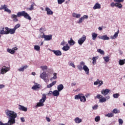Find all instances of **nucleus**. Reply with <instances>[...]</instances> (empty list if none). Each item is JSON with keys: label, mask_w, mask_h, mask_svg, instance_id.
Returning a JSON list of instances; mask_svg holds the SVG:
<instances>
[{"label": "nucleus", "mask_w": 125, "mask_h": 125, "mask_svg": "<svg viewBox=\"0 0 125 125\" xmlns=\"http://www.w3.org/2000/svg\"><path fill=\"white\" fill-rule=\"evenodd\" d=\"M18 17H23L24 18L31 21L32 18L31 16L25 11H22L21 12H19L17 13V15H12L11 18L13 19V21L15 22H17L18 21V19H17Z\"/></svg>", "instance_id": "nucleus-1"}, {"label": "nucleus", "mask_w": 125, "mask_h": 125, "mask_svg": "<svg viewBox=\"0 0 125 125\" xmlns=\"http://www.w3.org/2000/svg\"><path fill=\"white\" fill-rule=\"evenodd\" d=\"M6 115L9 116L8 123L10 125H13L16 123L15 119L17 117V114L14 111L7 110L6 111Z\"/></svg>", "instance_id": "nucleus-2"}, {"label": "nucleus", "mask_w": 125, "mask_h": 125, "mask_svg": "<svg viewBox=\"0 0 125 125\" xmlns=\"http://www.w3.org/2000/svg\"><path fill=\"white\" fill-rule=\"evenodd\" d=\"M46 99H47L46 95L44 94L42 95V98L40 99V100L39 101V103H37V104L36 105V106L37 107L43 106L44 105V104L43 103L45 102V101L46 100Z\"/></svg>", "instance_id": "nucleus-3"}, {"label": "nucleus", "mask_w": 125, "mask_h": 125, "mask_svg": "<svg viewBox=\"0 0 125 125\" xmlns=\"http://www.w3.org/2000/svg\"><path fill=\"white\" fill-rule=\"evenodd\" d=\"M75 100H80V101L82 103H85L86 101V98L82 93L76 95L74 97Z\"/></svg>", "instance_id": "nucleus-4"}, {"label": "nucleus", "mask_w": 125, "mask_h": 125, "mask_svg": "<svg viewBox=\"0 0 125 125\" xmlns=\"http://www.w3.org/2000/svg\"><path fill=\"white\" fill-rule=\"evenodd\" d=\"M97 99L99 100V103H104L106 102V99L103 97V96L100 94H98L95 97V99Z\"/></svg>", "instance_id": "nucleus-5"}, {"label": "nucleus", "mask_w": 125, "mask_h": 125, "mask_svg": "<svg viewBox=\"0 0 125 125\" xmlns=\"http://www.w3.org/2000/svg\"><path fill=\"white\" fill-rule=\"evenodd\" d=\"M43 33V35L40 36V38H44L45 41H50L52 39V35H45L44 34L43 32H42Z\"/></svg>", "instance_id": "nucleus-6"}, {"label": "nucleus", "mask_w": 125, "mask_h": 125, "mask_svg": "<svg viewBox=\"0 0 125 125\" xmlns=\"http://www.w3.org/2000/svg\"><path fill=\"white\" fill-rule=\"evenodd\" d=\"M86 37L85 35H83V37L79 39V40L78 41V43L80 45H82L83 43L84 42V41L86 40Z\"/></svg>", "instance_id": "nucleus-7"}, {"label": "nucleus", "mask_w": 125, "mask_h": 125, "mask_svg": "<svg viewBox=\"0 0 125 125\" xmlns=\"http://www.w3.org/2000/svg\"><path fill=\"white\" fill-rule=\"evenodd\" d=\"M7 31V35L10 34H14L16 32V30L14 28H9L8 27L6 28Z\"/></svg>", "instance_id": "nucleus-8"}, {"label": "nucleus", "mask_w": 125, "mask_h": 125, "mask_svg": "<svg viewBox=\"0 0 125 125\" xmlns=\"http://www.w3.org/2000/svg\"><path fill=\"white\" fill-rule=\"evenodd\" d=\"M41 87V85L38 83H35L32 87H31V89H33V90H37L39 88Z\"/></svg>", "instance_id": "nucleus-9"}, {"label": "nucleus", "mask_w": 125, "mask_h": 125, "mask_svg": "<svg viewBox=\"0 0 125 125\" xmlns=\"http://www.w3.org/2000/svg\"><path fill=\"white\" fill-rule=\"evenodd\" d=\"M94 85H98L99 84L98 86L99 87L102 85V84H104V82L103 81H99V79H97V81L94 82Z\"/></svg>", "instance_id": "nucleus-10"}, {"label": "nucleus", "mask_w": 125, "mask_h": 125, "mask_svg": "<svg viewBox=\"0 0 125 125\" xmlns=\"http://www.w3.org/2000/svg\"><path fill=\"white\" fill-rule=\"evenodd\" d=\"M40 78L43 79L44 81H47L48 75L46 74V72H43L40 75Z\"/></svg>", "instance_id": "nucleus-11"}, {"label": "nucleus", "mask_w": 125, "mask_h": 125, "mask_svg": "<svg viewBox=\"0 0 125 125\" xmlns=\"http://www.w3.org/2000/svg\"><path fill=\"white\" fill-rule=\"evenodd\" d=\"M7 27H3L2 29L0 30V34L1 35H7V30H6Z\"/></svg>", "instance_id": "nucleus-12"}, {"label": "nucleus", "mask_w": 125, "mask_h": 125, "mask_svg": "<svg viewBox=\"0 0 125 125\" xmlns=\"http://www.w3.org/2000/svg\"><path fill=\"white\" fill-rule=\"evenodd\" d=\"M110 91V90L109 89H103L101 91V94L104 95V96H105V95H107V94H108Z\"/></svg>", "instance_id": "nucleus-13"}, {"label": "nucleus", "mask_w": 125, "mask_h": 125, "mask_svg": "<svg viewBox=\"0 0 125 125\" xmlns=\"http://www.w3.org/2000/svg\"><path fill=\"white\" fill-rule=\"evenodd\" d=\"M19 109L23 112H27L28 110V109L27 107H25V106H22L21 104L19 105Z\"/></svg>", "instance_id": "nucleus-14"}, {"label": "nucleus", "mask_w": 125, "mask_h": 125, "mask_svg": "<svg viewBox=\"0 0 125 125\" xmlns=\"http://www.w3.org/2000/svg\"><path fill=\"white\" fill-rule=\"evenodd\" d=\"M1 9L4 10L5 12H7L8 13H11V11L7 8V6L6 5L2 6Z\"/></svg>", "instance_id": "nucleus-15"}, {"label": "nucleus", "mask_w": 125, "mask_h": 125, "mask_svg": "<svg viewBox=\"0 0 125 125\" xmlns=\"http://www.w3.org/2000/svg\"><path fill=\"white\" fill-rule=\"evenodd\" d=\"M8 71V68L6 67L5 66H3L1 69V74H4L5 73H7Z\"/></svg>", "instance_id": "nucleus-16"}, {"label": "nucleus", "mask_w": 125, "mask_h": 125, "mask_svg": "<svg viewBox=\"0 0 125 125\" xmlns=\"http://www.w3.org/2000/svg\"><path fill=\"white\" fill-rule=\"evenodd\" d=\"M83 69L86 75H88L89 74V69L86 65H83Z\"/></svg>", "instance_id": "nucleus-17"}, {"label": "nucleus", "mask_w": 125, "mask_h": 125, "mask_svg": "<svg viewBox=\"0 0 125 125\" xmlns=\"http://www.w3.org/2000/svg\"><path fill=\"white\" fill-rule=\"evenodd\" d=\"M52 52H54V54L56 56H61L62 55V53L60 50H52Z\"/></svg>", "instance_id": "nucleus-18"}, {"label": "nucleus", "mask_w": 125, "mask_h": 125, "mask_svg": "<svg viewBox=\"0 0 125 125\" xmlns=\"http://www.w3.org/2000/svg\"><path fill=\"white\" fill-rule=\"evenodd\" d=\"M45 10L47 11V15H52L53 14V12L49 7H46L45 9Z\"/></svg>", "instance_id": "nucleus-19"}, {"label": "nucleus", "mask_w": 125, "mask_h": 125, "mask_svg": "<svg viewBox=\"0 0 125 125\" xmlns=\"http://www.w3.org/2000/svg\"><path fill=\"white\" fill-rule=\"evenodd\" d=\"M101 5L99 3H96L93 7L94 10H96L97 9H101Z\"/></svg>", "instance_id": "nucleus-20"}, {"label": "nucleus", "mask_w": 125, "mask_h": 125, "mask_svg": "<svg viewBox=\"0 0 125 125\" xmlns=\"http://www.w3.org/2000/svg\"><path fill=\"white\" fill-rule=\"evenodd\" d=\"M74 122L76 124H80L82 122V120L79 117H76L74 119Z\"/></svg>", "instance_id": "nucleus-21"}, {"label": "nucleus", "mask_w": 125, "mask_h": 125, "mask_svg": "<svg viewBox=\"0 0 125 125\" xmlns=\"http://www.w3.org/2000/svg\"><path fill=\"white\" fill-rule=\"evenodd\" d=\"M27 68H28V65L22 66V67H21L19 69V71L20 72H24V70H25L26 69H27Z\"/></svg>", "instance_id": "nucleus-22"}, {"label": "nucleus", "mask_w": 125, "mask_h": 125, "mask_svg": "<svg viewBox=\"0 0 125 125\" xmlns=\"http://www.w3.org/2000/svg\"><path fill=\"white\" fill-rule=\"evenodd\" d=\"M56 83H57L56 81H55L52 82V83L47 85V87H48V88H51L52 86H53V85H55V84H56Z\"/></svg>", "instance_id": "nucleus-23"}, {"label": "nucleus", "mask_w": 125, "mask_h": 125, "mask_svg": "<svg viewBox=\"0 0 125 125\" xmlns=\"http://www.w3.org/2000/svg\"><path fill=\"white\" fill-rule=\"evenodd\" d=\"M119 33V30H118L117 32L115 33V34L113 36L110 37L111 39H115L117 38L118 36Z\"/></svg>", "instance_id": "nucleus-24"}, {"label": "nucleus", "mask_w": 125, "mask_h": 125, "mask_svg": "<svg viewBox=\"0 0 125 125\" xmlns=\"http://www.w3.org/2000/svg\"><path fill=\"white\" fill-rule=\"evenodd\" d=\"M60 91L57 90H55L53 91V95L54 96H59L60 95Z\"/></svg>", "instance_id": "nucleus-25"}, {"label": "nucleus", "mask_w": 125, "mask_h": 125, "mask_svg": "<svg viewBox=\"0 0 125 125\" xmlns=\"http://www.w3.org/2000/svg\"><path fill=\"white\" fill-rule=\"evenodd\" d=\"M98 59V57H93L92 58V64L93 65H96V63H97V60Z\"/></svg>", "instance_id": "nucleus-26"}, {"label": "nucleus", "mask_w": 125, "mask_h": 125, "mask_svg": "<svg viewBox=\"0 0 125 125\" xmlns=\"http://www.w3.org/2000/svg\"><path fill=\"white\" fill-rule=\"evenodd\" d=\"M64 86L62 84H60L59 85H58V90H59V91H61V90H62Z\"/></svg>", "instance_id": "nucleus-27"}, {"label": "nucleus", "mask_w": 125, "mask_h": 125, "mask_svg": "<svg viewBox=\"0 0 125 125\" xmlns=\"http://www.w3.org/2000/svg\"><path fill=\"white\" fill-rule=\"evenodd\" d=\"M62 49L64 51H68V50L70 49V47L68 46V44H66L65 46H64L62 48Z\"/></svg>", "instance_id": "nucleus-28"}, {"label": "nucleus", "mask_w": 125, "mask_h": 125, "mask_svg": "<svg viewBox=\"0 0 125 125\" xmlns=\"http://www.w3.org/2000/svg\"><path fill=\"white\" fill-rule=\"evenodd\" d=\"M68 43L70 45H73L75 44V42L73 40L72 38H70V40L68 41Z\"/></svg>", "instance_id": "nucleus-29"}, {"label": "nucleus", "mask_w": 125, "mask_h": 125, "mask_svg": "<svg viewBox=\"0 0 125 125\" xmlns=\"http://www.w3.org/2000/svg\"><path fill=\"white\" fill-rule=\"evenodd\" d=\"M100 38L104 40H108L109 39V38L106 35L101 36Z\"/></svg>", "instance_id": "nucleus-30"}, {"label": "nucleus", "mask_w": 125, "mask_h": 125, "mask_svg": "<svg viewBox=\"0 0 125 125\" xmlns=\"http://www.w3.org/2000/svg\"><path fill=\"white\" fill-rule=\"evenodd\" d=\"M112 113L115 114H119L120 113V110H118L117 108H114L112 111Z\"/></svg>", "instance_id": "nucleus-31"}, {"label": "nucleus", "mask_w": 125, "mask_h": 125, "mask_svg": "<svg viewBox=\"0 0 125 125\" xmlns=\"http://www.w3.org/2000/svg\"><path fill=\"white\" fill-rule=\"evenodd\" d=\"M72 16L76 18H80L81 15L80 14H76L75 13H72Z\"/></svg>", "instance_id": "nucleus-32"}, {"label": "nucleus", "mask_w": 125, "mask_h": 125, "mask_svg": "<svg viewBox=\"0 0 125 125\" xmlns=\"http://www.w3.org/2000/svg\"><path fill=\"white\" fill-rule=\"evenodd\" d=\"M119 64L120 65V66H123V65H124V64H125V60H120L119 61Z\"/></svg>", "instance_id": "nucleus-33"}, {"label": "nucleus", "mask_w": 125, "mask_h": 125, "mask_svg": "<svg viewBox=\"0 0 125 125\" xmlns=\"http://www.w3.org/2000/svg\"><path fill=\"white\" fill-rule=\"evenodd\" d=\"M98 36V34H96V33H93L92 34V37L93 40H95Z\"/></svg>", "instance_id": "nucleus-34"}, {"label": "nucleus", "mask_w": 125, "mask_h": 125, "mask_svg": "<svg viewBox=\"0 0 125 125\" xmlns=\"http://www.w3.org/2000/svg\"><path fill=\"white\" fill-rule=\"evenodd\" d=\"M114 115L113 113H109L105 115V117H107L108 118H112L114 117Z\"/></svg>", "instance_id": "nucleus-35"}, {"label": "nucleus", "mask_w": 125, "mask_h": 125, "mask_svg": "<svg viewBox=\"0 0 125 125\" xmlns=\"http://www.w3.org/2000/svg\"><path fill=\"white\" fill-rule=\"evenodd\" d=\"M116 6L119 9H121L123 8V5L120 3H116Z\"/></svg>", "instance_id": "nucleus-36"}, {"label": "nucleus", "mask_w": 125, "mask_h": 125, "mask_svg": "<svg viewBox=\"0 0 125 125\" xmlns=\"http://www.w3.org/2000/svg\"><path fill=\"white\" fill-rule=\"evenodd\" d=\"M7 51H8L9 53H11V54H14L15 53V51H14V50H13V49H10V48H8V49H7Z\"/></svg>", "instance_id": "nucleus-37"}, {"label": "nucleus", "mask_w": 125, "mask_h": 125, "mask_svg": "<svg viewBox=\"0 0 125 125\" xmlns=\"http://www.w3.org/2000/svg\"><path fill=\"white\" fill-rule=\"evenodd\" d=\"M98 53H100L101 55H104V51L102 50L101 49H99L97 50Z\"/></svg>", "instance_id": "nucleus-38"}, {"label": "nucleus", "mask_w": 125, "mask_h": 125, "mask_svg": "<svg viewBox=\"0 0 125 125\" xmlns=\"http://www.w3.org/2000/svg\"><path fill=\"white\" fill-rule=\"evenodd\" d=\"M103 58L105 62H109L110 60L109 57H104Z\"/></svg>", "instance_id": "nucleus-39"}, {"label": "nucleus", "mask_w": 125, "mask_h": 125, "mask_svg": "<svg viewBox=\"0 0 125 125\" xmlns=\"http://www.w3.org/2000/svg\"><path fill=\"white\" fill-rule=\"evenodd\" d=\"M119 125H122L124 124V121L121 119H118Z\"/></svg>", "instance_id": "nucleus-40"}, {"label": "nucleus", "mask_w": 125, "mask_h": 125, "mask_svg": "<svg viewBox=\"0 0 125 125\" xmlns=\"http://www.w3.org/2000/svg\"><path fill=\"white\" fill-rule=\"evenodd\" d=\"M119 96H120V94L119 93H116L113 95V97H114V98H118Z\"/></svg>", "instance_id": "nucleus-41"}, {"label": "nucleus", "mask_w": 125, "mask_h": 125, "mask_svg": "<svg viewBox=\"0 0 125 125\" xmlns=\"http://www.w3.org/2000/svg\"><path fill=\"white\" fill-rule=\"evenodd\" d=\"M100 121V116H97L95 118V121L96 122H98Z\"/></svg>", "instance_id": "nucleus-42"}, {"label": "nucleus", "mask_w": 125, "mask_h": 125, "mask_svg": "<svg viewBox=\"0 0 125 125\" xmlns=\"http://www.w3.org/2000/svg\"><path fill=\"white\" fill-rule=\"evenodd\" d=\"M77 68L79 71H82V70H83V66L80 64L77 66Z\"/></svg>", "instance_id": "nucleus-43"}, {"label": "nucleus", "mask_w": 125, "mask_h": 125, "mask_svg": "<svg viewBox=\"0 0 125 125\" xmlns=\"http://www.w3.org/2000/svg\"><path fill=\"white\" fill-rule=\"evenodd\" d=\"M40 46L39 45H35L34 46V49L37 50V51H39L40 50Z\"/></svg>", "instance_id": "nucleus-44"}, {"label": "nucleus", "mask_w": 125, "mask_h": 125, "mask_svg": "<svg viewBox=\"0 0 125 125\" xmlns=\"http://www.w3.org/2000/svg\"><path fill=\"white\" fill-rule=\"evenodd\" d=\"M47 66L46 65H44V66H41V69H42V70H43V71H44V70H47Z\"/></svg>", "instance_id": "nucleus-45"}, {"label": "nucleus", "mask_w": 125, "mask_h": 125, "mask_svg": "<svg viewBox=\"0 0 125 125\" xmlns=\"http://www.w3.org/2000/svg\"><path fill=\"white\" fill-rule=\"evenodd\" d=\"M83 20H84V18L82 17L81 18H80L79 21H78V23H81L83 21Z\"/></svg>", "instance_id": "nucleus-46"}, {"label": "nucleus", "mask_w": 125, "mask_h": 125, "mask_svg": "<svg viewBox=\"0 0 125 125\" xmlns=\"http://www.w3.org/2000/svg\"><path fill=\"white\" fill-rule=\"evenodd\" d=\"M57 73H54V77L52 78L51 79L52 80L53 79L54 80H56L57 79Z\"/></svg>", "instance_id": "nucleus-47"}, {"label": "nucleus", "mask_w": 125, "mask_h": 125, "mask_svg": "<svg viewBox=\"0 0 125 125\" xmlns=\"http://www.w3.org/2000/svg\"><path fill=\"white\" fill-rule=\"evenodd\" d=\"M21 26V25L18 23L17 24L14 28V29H15V30L16 31L18 28H19Z\"/></svg>", "instance_id": "nucleus-48"}, {"label": "nucleus", "mask_w": 125, "mask_h": 125, "mask_svg": "<svg viewBox=\"0 0 125 125\" xmlns=\"http://www.w3.org/2000/svg\"><path fill=\"white\" fill-rule=\"evenodd\" d=\"M124 0H114V1L116 3H119L124 2Z\"/></svg>", "instance_id": "nucleus-49"}, {"label": "nucleus", "mask_w": 125, "mask_h": 125, "mask_svg": "<svg viewBox=\"0 0 125 125\" xmlns=\"http://www.w3.org/2000/svg\"><path fill=\"white\" fill-rule=\"evenodd\" d=\"M65 0H58V3H59V4H61Z\"/></svg>", "instance_id": "nucleus-50"}, {"label": "nucleus", "mask_w": 125, "mask_h": 125, "mask_svg": "<svg viewBox=\"0 0 125 125\" xmlns=\"http://www.w3.org/2000/svg\"><path fill=\"white\" fill-rule=\"evenodd\" d=\"M98 108V105L97 104H95L93 106H92V109L93 110H97Z\"/></svg>", "instance_id": "nucleus-51"}, {"label": "nucleus", "mask_w": 125, "mask_h": 125, "mask_svg": "<svg viewBox=\"0 0 125 125\" xmlns=\"http://www.w3.org/2000/svg\"><path fill=\"white\" fill-rule=\"evenodd\" d=\"M0 125H10L9 123L3 124L1 121H0Z\"/></svg>", "instance_id": "nucleus-52"}, {"label": "nucleus", "mask_w": 125, "mask_h": 125, "mask_svg": "<svg viewBox=\"0 0 125 125\" xmlns=\"http://www.w3.org/2000/svg\"><path fill=\"white\" fill-rule=\"evenodd\" d=\"M110 6L111 7H114V6H116V3H115L114 2H112L111 4H110Z\"/></svg>", "instance_id": "nucleus-53"}, {"label": "nucleus", "mask_w": 125, "mask_h": 125, "mask_svg": "<svg viewBox=\"0 0 125 125\" xmlns=\"http://www.w3.org/2000/svg\"><path fill=\"white\" fill-rule=\"evenodd\" d=\"M28 9L30 11L33 10L34 9V4H31V5H30V8H29Z\"/></svg>", "instance_id": "nucleus-54"}, {"label": "nucleus", "mask_w": 125, "mask_h": 125, "mask_svg": "<svg viewBox=\"0 0 125 125\" xmlns=\"http://www.w3.org/2000/svg\"><path fill=\"white\" fill-rule=\"evenodd\" d=\"M70 65L71 66V67H73V68H75V64L72 62L70 63Z\"/></svg>", "instance_id": "nucleus-55"}, {"label": "nucleus", "mask_w": 125, "mask_h": 125, "mask_svg": "<svg viewBox=\"0 0 125 125\" xmlns=\"http://www.w3.org/2000/svg\"><path fill=\"white\" fill-rule=\"evenodd\" d=\"M80 64L81 66H85V63L83 62H81Z\"/></svg>", "instance_id": "nucleus-56"}, {"label": "nucleus", "mask_w": 125, "mask_h": 125, "mask_svg": "<svg viewBox=\"0 0 125 125\" xmlns=\"http://www.w3.org/2000/svg\"><path fill=\"white\" fill-rule=\"evenodd\" d=\"M46 120H47V122H50L51 121L50 119L48 117H46Z\"/></svg>", "instance_id": "nucleus-57"}, {"label": "nucleus", "mask_w": 125, "mask_h": 125, "mask_svg": "<svg viewBox=\"0 0 125 125\" xmlns=\"http://www.w3.org/2000/svg\"><path fill=\"white\" fill-rule=\"evenodd\" d=\"M21 122H25V120L23 117L21 118Z\"/></svg>", "instance_id": "nucleus-58"}, {"label": "nucleus", "mask_w": 125, "mask_h": 125, "mask_svg": "<svg viewBox=\"0 0 125 125\" xmlns=\"http://www.w3.org/2000/svg\"><path fill=\"white\" fill-rule=\"evenodd\" d=\"M83 18V20H84V19H88V16H86V15H84Z\"/></svg>", "instance_id": "nucleus-59"}, {"label": "nucleus", "mask_w": 125, "mask_h": 125, "mask_svg": "<svg viewBox=\"0 0 125 125\" xmlns=\"http://www.w3.org/2000/svg\"><path fill=\"white\" fill-rule=\"evenodd\" d=\"M5 85L3 84H0V88H3V87H4Z\"/></svg>", "instance_id": "nucleus-60"}, {"label": "nucleus", "mask_w": 125, "mask_h": 125, "mask_svg": "<svg viewBox=\"0 0 125 125\" xmlns=\"http://www.w3.org/2000/svg\"><path fill=\"white\" fill-rule=\"evenodd\" d=\"M76 83H73L71 84V86H75V85H76Z\"/></svg>", "instance_id": "nucleus-61"}, {"label": "nucleus", "mask_w": 125, "mask_h": 125, "mask_svg": "<svg viewBox=\"0 0 125 125\" xmlns=\"http://www.w3.org/2000/svg\"><path fill=\"white\" fill-rule=\"evenodd\" d=\"M18 49V48L16 47L13 48V50H14L15 51H17Z\"/></svg>", "instance_id": "nucleus-62"}, {"label": "nucleus", "mask_w": 125, "mask_h": 125, "mask_svg": "<svg viewBox=\"0 0 125 125\" xmlns=\"http://www.w3.org/2000/svg\"><path fill=\"white\" fill-rule=\"evenodd\" d=\"M49 93L50 94H53V92L52 91H49Z\"/></svg>", "instance_id": "nucleus-63"}, {"label": "nucleus", "mask_w": 125, "mask_h": 125, "mask_svg": "<svg viewBox=\"0 0 125 125\" xmlns=\"http://www.w3.org/2000/svg\"><path fill=\"white\" fill-rule=\"evenodd\" d=\"M98 29H99V30H103V28H102V27H99L98 28Z\"/></svg>", "instance_id": "nucleus-64"}]
</instances>
